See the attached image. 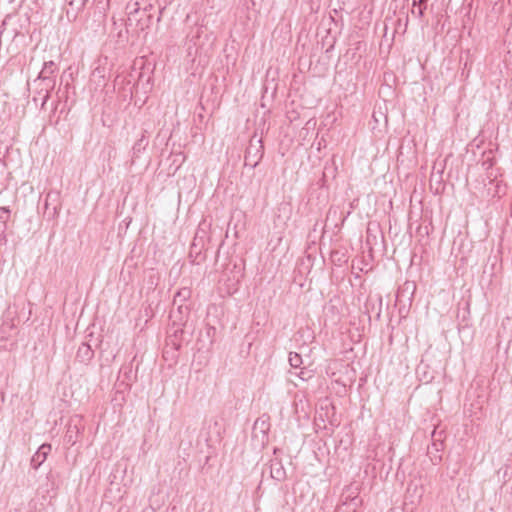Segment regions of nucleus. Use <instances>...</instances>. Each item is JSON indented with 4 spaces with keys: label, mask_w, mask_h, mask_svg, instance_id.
Here are the masks:
<instances>
[{
    "label": "nucleus",
    "mask_w": 512,
    "mask_h": 512,
    "mask_svg": "<svg viewBox=\"0 0 512 512\" xmlns=\"http://www.w3.org/2000/svg\"><path fill=\"white\" fill-rule=\"evenodd\" d=\"M361 504L358 485H350L344 489L341 495V506L336 512H355Z\"/></svg>",
    "instance_id": "obj_1"
},
{
    "label": "nucleus",
    "mask_w": 512,
    "mask_h": 512,
    "mask_svg": "<svg viewBox=\"0 0 512 512\" xmlns=\"http://www.w3.org/2000/svg\"><path fill=\"white\" fill-rule=\"evenodd\" d=\"M423 495V485L417 481H411L408 484L405 494L404 510L407 512H413L414 509L420 504Z\"/></svg>",
    "instance_id": "obj_2"
},
{
    "label": "nucleus",
    "mask_w": 512,
    "mask_h": 512,
    "mask_svg": "<svg viewBox=\"0 0 512 512\" xmlns=\"http://www.w3.org/2000/svg\"><path fill=\"white\" fill-rule=\"evenodd\" d=\"M264 154L263 145L261 139L253 137L246 149L245 153V165L251 168H255Z\"/></svg>",
    "instance_id": "obj_3"
},
{
    "label": "nucleus",
    "mask_w": 512,
    "mask_h": 512,
    "mask_svg": "<svg viewBox=\"0 0 512 512\" xmlns=\"http://www.w3.org/2000/svg\"><path fill=\"white\" fill-rule=\"evenodd\" d=\"M82 429V417H80L79 415L71 417L65 435L66 443H68L69 445H74L77 442L78 435Z\"/></svg>",
    "instance_id": "obj_4"
},
{
    "label": "nucleus",
    "mask_w": 512,
    "mask_h": 512,
    "mask_svg": "<svg viewBox=\"0 0 512 512\" xmlns=\"http://www.w3.org/2000/svg\"><path fill=\"white\" fill-rule=\"evenodd\" d=\"M270 429L269 417L263 415L259 417L253 425V437L260 439L262 443L267 441L268 432Z\"/></svg>",
    "instance_id": "obj_5"
},
{
    "label": "nucleus",
    "mask_w": 512,
    "mask_h": 512,
    "mask_svg": "<svg viewBox=\"0 0 512 512\" xmlns=\"http://www.w3.org/2000/svg\"><path fill=\"white\" fill-rule=\"evenodd\" d=\"M51 452V445L44 443L42 444L35 454L32 456L31 465L34 469H38L42 463L46 460L48 454Z\"/></svg>",
    "instance_id": "obj_6"
},
{
    "label": "nucleus",
    "mask_w": 512,
    "mask_h": 512,
    "mask_svg": "<svg viewBox=\"0 0 512 512\" xmlns=\"http://www.w3.org/2000/svg\"><path fill=\"white\" fill-rule=\"evenodd\" d=\"M57 71V66L53 61H47L44 63V66L39 73L38 78L44 81H48L47 86L53 87L54 81L51 79V76Z\"/></svg>",
    "instance_id": "obj_7"
},
{
    "label": "nucleus",
    "mask_w": 512,
    "mask_h": 512,
    "mask_svg": "<svg viewBox=\"0 0 512 512\" xmlns=\"http://www.w3.org/2000/svg\"><path fill=\"white\" fill-rule=\"evenodd\" d=\"M94 356V351L87 343H82L77 350L76 359L80 363L87 364Z\"/></svg>",
    "instance_id": "obj_8"
},
{
    "label": "nucleus",
    "mask_w": 512,
    "mask_h": 512,
    "mask_svg": "<svg viewBox=\"0 0 512 512\" xmlns=\"http://www.w3.org/2000/svg\"><path fill=\"white\" fill-rule=\"evenodd\" d=\"M270 476L276 481H283L286 478V471L281 461L277 459L271 460Z\"/></svg>",
    "instance_id": "obj_9"
},
{
    "label": "nucleus",
    "mask_w": 512,
    "mask_h": 512,
    "mask_svg": "<svg viewBox=\"0 0 512 512\" xmlns=\"http://www.w3.org/2000/svg\"><path fill=\"white\" fill-rule=\"evenodd\" d=\"M191 297V290L187 287L181 288L174 296L173 303L178 304L179 308L182 307V303Z\"/></svg>",
    "instance_id": "obj_10"
},
{
    "label": "nucleus",
    "mask_w": 512,
    "mask_h": 512,
    "mask_svg": "<svg viewBox=\"0 0 512 512\" xmlns=\"http://www.w3.org/2000/svg\"><path fill=\"white\" fill-rule=\"evenodd\" d=\"M427 0H413L411 14L415 17L421 18L426 9Z\"/></svg>",
    "instance_id": "obj_11"
},
{
    "label": "nucleus",
    "mask_w": 512,
    "mask_h": 512,
    "mask_svg": "<svg viewBox=\"0 0 512 512\" xmlns=\"http://www.w3.org/2000/svg\"><path fill=\"white\" fill-rule=\"evenodd\" d=\"M289 363L292 367L298 368L302 364V358L298 353L291 352L289 354Z\"/></svg>",
    "instance_id": "obj_12"
},
{
    "label": "nucleus",
    "mask_w": 512,
    "mask_h": 512,
    "mask_svg": "<svg viewBox=\"0 0 512 512\" xmlns=\"http://www.w3.org/2000/svg\"><path fill=\"white\" fill-rule=\"evenodd\" d=\"M68 5L76 11H80L84 8L88 0H66Z\"/></svg>",
    "instance_id": "obj_13"
},
{
    "label": "nucleus",
    "mask_w": 512,
    "mask_h": 512,
    "mask_svg": "<svg viewBox=\"0 0 512 512\" xmlns=\"http://www.w3.org/2000/svg\"><path fill=\"white\" fill-rule=\"evenodd\" d=\"M318 417L323 420L322 413L318 412Z\"/></svg>",
    "instance_id": "obj_14"
}]
</instances>
